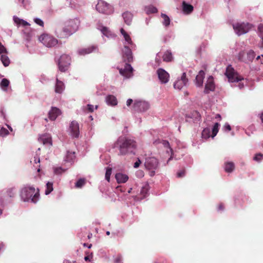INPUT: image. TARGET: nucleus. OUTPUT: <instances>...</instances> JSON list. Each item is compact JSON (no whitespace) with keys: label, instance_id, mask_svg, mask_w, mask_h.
Returning <instances> with one entry per match:
<instances>
[{"label":"nucleus","instance_id":"1","mask_svg":"<svg viewBox=\"0 0 263 263\" xmlns=\"http://www.w3.org/2000/svg\"><path fill=\"white\" fill-rule=\"evenodd\" d=\"M21 199L24 202L36 203L40 200V190L38 187L34 185L27 184L20 190Z\"/></svg>","mask_w":263,"mask_h":263},{"label":"nucleus","instance_id":"2","mask_svg":"<svg viewBox=\"0 0 263 263\" xmlns=\"http://www.w3.org/2000/svg\"><path fill=\"white\" fill-rule=\"evenodd\" d=\"M80 23V20L77 17L70 19L66 22L65 27L62 29L60 27L57 28L55 33L59 38L68 37L77 31Z\"/></svg>","mask_w":263,"mask_h":263},{"label":"nucleus","instance_id":"3","mask_svg":"<svg viewBox=\"0 0 263 263\" xmlns=\"http://www.w3.org/2000/svg\"><path fill=\"white\" fill-rule=\"evenodd\" d=\"M119 149L121 155L134 154L137 147L136 142L132 139H125L119 141Z\"/></svg>","mask_w":263,"mask_h":263},{"label":"nucleus","instance_id":"4","mask_svg":"<svg viewBox=\"0 0 263 263\" xmlns=\"http://www.w3.org/2000/svg\"><path fill=\"white\" fill-rule=\"evenodd\" d=\"M159 162L155 157H149L145 159L144 165L146 170L149 171V175L153 177L156 174V171L158 168Z\"/></svg>","mask_w":263,"mask_h":263},{"label":"nucleus","instance_id":"5","mask_svg":"<svg viewBox=\"0 0 263 263\" xmlns=\"http://www.w3.org/2000/svg\"><path fill=\"white\" fill-rule=\"evenodd\" d=\"M96 9L99 13L105 15H110L114 11V6L103 0H98Z\"/></svg>","mask_w":263,"mask_h":263},{"label":"nucleus","instance_id":"6","mask_svg":"<svg viewBox=\"0 0 263 263\" xmlns=\"http://www.w3.org/2000/svg\"><path fill=\"white\" fill-rule=\"evenodd\" d=\"M252 26L248 23H236L233 25L235 32L238 35H241L249 31Z\"/></svg>","mask_w":263,"mask_h":263},{"label":"nucleus","instance_id":"7","mask_svg":"<svg viewBox=\"0 0 263 263\" xmlns=\"http://www.w3.org/2000/svg\"><path fill=\"white\" fill-rule=\"evenodd\" d=\"M39 41L47 47L51 48L58 43V40L48 34H43L39 37Z\"/></svg>","mask_w":263,"mask_h":263},{"label":"nucleus","instance_id":"8","mask_svg":"<svg viewBox=\"0 0 263 263\" xmlns=\"http://www.w3.org/2000/svg\"><path fill=\"white\" fill-rule=\"evenodd\" d=\"M71 58L67 54H62L58 60L59 69L61 72L67 71L70 65Z\"/></svg>","mask_w":263,"mask_h":263},{"label":"nucleus","instance_id":"9","mask_svg":"<svg viewBox=\"0 0 263 263\" xmlns=\"http://www.w3.org/2000/svg\"><path fill=\"white\" fill-rule=\"evenodd\" d=\"M225 74L230 82H239L243 80V78L239 75L231 66H229L227 68Z\"/></svg>","mask_w":263,"mask_h":263},{"label":"nucleus","instance_id":"10","mask_svg":"<svg viewBox=\"0 0 263 263\" xmlns=\"http://www.w3.org/2000/svg\"><path fill=\"white\" fill-rule=\"evenodd\" d=\"M255 57V52L252 50H249L247 51H241L238 54L239 60L245 63L252 62Z\"/></svg>","mask_w":263,"mask_h":263},{"label":"nucleus","instance_id":"11","mask_svg":"<svg viewBox=\"0 0 263 263\" xmlns=\"http://www.w3.org/2000/svg\"><path fill=\"white\" fill-rule=\"evenodd\" d=\"M219 124L218 123H215L212 128V134L211 135V130L209 128H204L202 132V137L204 139H208L210 137L214 138L218 132Z\"/></svg>","mask_w":263,"mask_h":263},{"label":"nucleus","instance_id":"12","mask_svg":"<svg viewBox=\"0 0 263 263\" xmlns=\"http://www.w3.org/2000/svg\"><path fill=\"white\" fill-rule=\"evenodd\" d=\"M134 109L138 111H145L149 108L147 102L141 100H135L133 106Z\"/></svg>","mask_w":263,"mask_h":263},{"label":"nucleus","instance_id":"13","mask_svg":"<svg viewBox=\"0 0 263 263\" xmlns=\"http://www.w3.org/2000/svg\"><path fill=\"white\" fill-rule=\"evenodd\" d=\"M69 132L73 138H77L80 134L79 125L76 121H72L69 125Z\"/></svg>","mask_w":263,"mask_h":263},{"label":"nucleus","instance_id":"14","mask_svg":"<svg viewBox=\"0 0 263 263\" xmlns=\"http://www.w3.org/2000/svg\"><path fill=\"white\" fill-rule=\"evenodd\" d=\"M133 68L129 64L126 63L124 68L119 69V72L121 75L125 78H130L133 77Z\"/></svg>","mask_w":263,"mask_h":263},{"label":"nucleus","instance_id":"15","mask_svg":"<svg viewBox=\"0 0 263 263\" xmlns=\"http://www.w3.org/2000/svg\"><path fill=\"white\" fill-rule=\"evenodd\" d=\"M97 29L102 34V37L104 38L105 36L107 38L110 39H113L115 37V34L114 32L111 31L109 28L104 26L102 25H99L97 27Z\"/></svg>","mask_w":263,"mask_h":263},{"label":"nucleus","instance_id":"16","mask_svg":"<svg viewBox=\"0 0 263 263\" xmlns=\"http://www.w3.org/2000/svg\"><path fill=\"white\" fill-rule=\"evenodd\" d=\"M129 45H126L124 46L122 49V56L124 60L127 62H131L133 61V54L131 50V46L129 47Z\"/></svg>","mask_w":263,"mask_h":263},{"label":"nucleus","instance_id":"17","mask_svg":"<svg viewBox=\"0 0 263 263\" xmlns=\"http://www.w3.org/2000/svg\"><path fill=\"white\" fill-rule=\"evenodd\" d=\"M188 80L186 78L185 73H183L180 79H177L174 84V87L175 89L180 90L183 86L187 84Z\"/></svg>","mask_w":263,"mask_h":263},{"label":"nucleus","instance_id":"18","mask_svg":"<svg viewBox=\"0 0 263 263\" xmlns=\"http://www.w3.org/2000/svg\"><path fill=\"white\" fill-rule=\"evenodd\" d=\"M120 31L124 39V45H130V46H131V48H134L136 45L133 43L129 34L123 28H121Z\"/></svg>","mask_w":263,"mask_h":263},{"label":"nucleus","instance_id":"19","mask_svg":"<svg viewBox=\"0 0 263 263\" xmlns=\"http://www.w3.org/2000/svg\"><path fill=\"white\" fill-rule=\"evenodd\" d=\"M157 73L159 79L162 83H166L168 82L170 76L169 74L163 69L159 68L157 70Z\"/></svg>","mask_w":263,"mask_h":263},{"label":"nucleus","instance_id":"20","mask_svg":"<svg viewBox=\"0 0 263 263\" xmlns=\"http://www.w3.org/2000/svg\"><path fill=\"white\" fill-rule=\"evenodd\" d=\"M215 89V84L212 76H209L205 85L204 92L208 93L210 91H214Z\"/></svg>","mask_w":263,"mask_h":263},{"label":"nucleus","instance_id":"21","mask_svg":"<svg viewBox=\"0 0 263 263\" xmlns=\"http://www.w3.org/2000/svg\"><path fill=\"white\" fill-rule=\"evenodd\" d=\"M61 111L56 107H51L48 112V117L50 120L54 121L61 114Z\"/></svg>","mask_w":263,"mask_h":263},{"label":"nucleus","instance_id":"22","mask_svg":"<svg viewBox=\"0 0 263 263\" xmlns=\"http://www.w3.org/2000/svg\"><path fill=\"white\" fill-rule=\"evenodd\" d=\"M97 47L95 46H91L86 48H79L77 50V53L79 55H85L92 53L97 49Z\"/></svg>","mask_w":263,"mask_h":263},{"label":"nucleus","instance_id":"23","mask_svg":"<svg viewBox=\"0 0 263 263\" xmlns=\"http://www.w3.org/2000/svg\"><path fill=\"white\" fill-rule=\"evenodd\" d=\"M39 140L41 143H42L44 145L51 146L52 144L51 136L49 134H45L44 135H41L39 137Z\"/></svg>","mask_w":263,"mask_h":263},{"label":"nucleus","instance_id":"24","mask_svg":"<svg viewBox=\"0 0 263 263\" xmlns=\"http://www.w3.org/2000/svg\"><path fill=\"white\" fill-rule=\"evenodd\" d=\"M161 143L163 145L164 147L166 149V152L167 154H171L170 158L167 160L166 163L164 164V165H166V164H168L169 162L174 157V153L172 149L170 146V144L168 141L162 140L161 142Z\"/></svg>","mask_w":263,"mask_h":263},{"label":"nucleus","instance_id":"25","mask_svg":"<svg viewBox=\"0 0 263 263\" xmlns=\"http://www.w3.org/2000/svg\"><path fill=\"white\" fill-rule=\"evenodd\" d=\"M205 73L204 71L200 70L196 76L195 79V84L198 87H201L203 85V79L204 78Z\"/></svg>","mask_w":263,"mask_h":263},{"label":"nucleus","instance_id":"26","mask_svg":"<svg viewBox=\"0 0 263 263\" xmlns=\"http://www.w3.org/2000/svg\"><path fill=\"white\" fill-rule=\"evenodd\" d=\"M65 89V84L62 81L56 79V83L55 85V92L57 93H62Z\"/></svg>","mask_w":263,"mask_h":263},{"label":"nucleus","instance_id":"27","mask_svg":"<svg viewBox=\"0 0 263 263\" xmlns=\"http://www.w3.org/2000/svg\"><path fill=\"white\" fill-rule=\"evenodd\" d=\"M122 17L126 24L130 25L132 23L133 14L129 11H126L122 14Z\"/></svg>","mask_w":263,"mask_h":263},{"label":"nucleus","instance_id":"28","mask_svg":"<svg viewBox=\"0 0 263 263\" xmlns=\"http://www.w3.org/2000/svg\"><path fill=\"white\" fill-rule=\"evenodd\" d=\"M76 159V155L74 152L67 151L66 155L64 158V161L67 162H69L71 164L74 162Z\"/></svg>","mask_w":263,"mask_h":263},{"label":"nucleus","instance_id":"29","mask_svg":"<svg viewBox=\"0 0 263 263\" xmlns=\"http://www.w3.org/2000/svg\"><path fill=\"white\" fill-rule=\"evenodd\" d=\"M116 181L118 183H125L128 179V176L122 173H116Z\"/></svg>","mask_w":263,"mask_h":263},{"label":"nucleus","instance_id":"30","mask_svg":"<svg viewBox=\"0 0 263 263\" xmlns=\"http://www.w3.org/2000/svg\"><path fill=\"white\" fill-rule=\"evenodd\" d=\"M182 11L184 13L188 14L191 13L193 11V6L185 2H182Z\"/></svg>","mask_w":263,"mask_h":263},{"label":"nucleus","instance_id":"31","mask_svg":"<svg viewBox=\"0 0 263 263\" xmlns=\"http://www.w3.org/2000/svg\"><path fill=\"white\" fill-rule=\"evenodd\" d=\"M105 101L108 106L114 107L115 106V96L108 95L105 97Z\"/></svg>","mask_w":263,"mask_h":263},{"label":"nucleus","instance_id":"32","mask_svg":"<svg viewBox=\"0 0 263 263\" xmlns=\"http://www.w3.org/2000/svg\"><path fill=\"white\" fill-rule=\"evenodd\" d=\"M9 84L10 81L8 79L4 78L1 80L0 87L3 91H7Z\"/></svg>","mask_w":263,"mask_h":263},{"label":"nucleus","instance_id":"33","mask_svg":"<svg viewBox=\"0 0 263 263\" xmlns=\"http://www.w3.org/2000/svg\"><path fill=\"white\" fill-rule=\"evenodd\" d=\"M67 168H63L61 166H53V173L56 175H61L66 172Z\"/></svg>","mask_w":263,"mask_h":263},{"label":"nucleus","instance_id":"34","mask_svg":"<svg viewBox=\"0 0 263 263\" xmlns=\"http://www.w3.org/2000/svg\"><path fill=\"white\" fill-rule=\"evenodd\" d=\"M1 61L5 67L8 66L10 64V60L6 54H1Z\"/></svg>","mask_w":263,"mask_h":263},{"label":"nucleus","instance_id":"35","mask_svg":"<svg viewBox=\"0 0 263 263\" xmlns=\"http://www.w3.org/2000/svg\"><path fill=\"white\" fill-rule=\"evenodd\" d=\"M145 11L146 14H150L157 12L158 10L155 7L152 5H149L145 7Z\"/></svg>","mask_w":263,"mask_h":263},{"label":"nucleus","instance_id":"36","mask_svg":"<svg viewBox=\"0 0 263 263\" xmlns=\"http://www.w3.org/2000/svg\"><path fill=\"white\" fill-rule=\"evenodd\" d=\"M161 16L162 17L163 21L162 22L163 25L165 27H167L170 25V17L166 14L164 13H161Z\"/></svg>","mask_w":263,"mask_h":263},{"label":"nucleus","instance_id":"37","mask_svg":"<svg viewBox=\"0 0 263 263\" xmlns=\"http://www.w3.org/2000/svg\"><path fill=\"white\" fill-rule=\"evenodd\" d=\"M234 168V164L233 162H229L225 164L224 169L226 172L230 173L233 171Z\"/></svg>","mask_w":263,"mask_h":263},{"label":"nucleus","instance_id":"38","mask_svg":"<svg viewBox=\"0 0 263 263\" xmlns=\"http://www.w3.org/2000/svg\"><path fill=\"white\" fill-rule=\"evenodd\" d=\"M173 59L172 53L167 51L165 52L163 55V60L165 62H170Z\"/></svg>","mask_w":263,"mask_h":263},{"label":"nucleus","instance_id":"39","mask_svg":"<svg viewBox=\"0 0 263 263\" xmlns=\"http://www.w3.org/2000/svg\"><path fill=\"white\" fill-rule=\"evenodd\" d=\"M53 183L52 182H48L46 185V190L45 191V195H49L53 191Z\"/></svg>","mask_w":263,"mask_h":263},{"label":"nucleus","instance_id":"40","mask_svg":"<svg viewBox=\"0 0 263 263\" xmlns=\"http://www.w3.org/2000/svg\"><path fill=\"white\" fill-rule=\"evenodd\" d=\"M85 184V179L84 178L79 179L75 183L76 188H81Z\"/></svg>","mask_w":263,"mask_h":263},{"label":"nucleus","instance_id":"41","mask_svg":"<svg viewBox=\"0 0 263 263\" xmlns=\"http://www.w3.org/2000/svg\"><path fill=\"white\" fill-rule=\"evenodd\" d=\"M112 173V169L110 167H107L106 168V173L105 175V179L108 182L110 181V175Z\"/></svg>","mask_w":263,"mask_h":263},{"label":"nucleus","instance_id":"42","mask_svg":"<svg viewBox=\"0 0 263 263\" xmlns=\"http://www.w3.org/2000/svg\"><path fill=\"white\" fill-rule=\"evenodd\" d=\"M0 136L2 137H5L8 135L9 134V131L8 130L4 127H0Z\"/></svg>","mask_w":263,"mask_h":263},{"label":"nucleus","instance_id":"43","mask_svg":"<svg viewBox=\"0 0 263 263\" xmlns=\"http://www.w3.org/2000/svg\"><path fill=\"white\" fill-rule=\"evenodd\" d=\"M148 191V185H145L144 186H143L141 190V194L143 196V197H145L147 194Z\"/></svg>","mask_w":263,"mask_h":263},{"label":"nucleus","instance_id":"44","mask_svg":"<svg viewBox=\"0 0 263 263\" xmlns=\"http://www.w3.org/2000/svg\"><path fill=\"white\" fill-rule=\"evenodd\" d=\"M258 30L259 32V35L263 41V24H260L258 26Z\"/></svg>","mask_w":263,"mask_h":263},{"label":"nucleus","instance_id":"45","mask_svg":"<svg viewBox=\"0 0 263 263\" xmlns=\"http://www.w3.org/2000/svg\"><path fill=\"white\" fill-rule=\"evenodd\" d=\"M18 3L25 8L29 5L28 0H18Z\"/></svg>","mask_w":263,"mask_h":263},{"label":"nucleus","instance_id":"46","mask_svg":"<svg viewBox=\"0 0 263 263\" xmlns=\"http://www.w3.org/2000/svg\"><path fill=\"white\" fill-rule=\"evenodd\" d=\"M262 159L263 155L260 153L257 154L254 157V160L258 162L260 161Z\"/></svg>","mask_w":263,"mask_h":263},{"label":"nucleus","instance_id":"47","mask_svg":"<svg viewBox=\"0 0 263 263\" xmlns=\"http://www.w3.org/2000/svg\"><path fill=\"white\" fill-rule=\"evenodd\" d=\"M34 22L41 27L44 26V22L40 18H34Z\"/></svg>","mask_w":263,"mask_h":263},{"label":"nucleus","instance_id":"48","mask_svg":"<svg viewBox=\"0 0 263 263\" xmlns=\"http://www.w3.org/2000/svg\"><path fill=\"white\" fill-rule=\"evenodd\" d=\"M40 80L42 83H44L46 81H48V78L46 76V75L42 74L41 75L40 77Z\"/></svg>","mask_w":263,"mask_h":263},{"label":"nucleus","instance_id":"49","mask_svg":"<svg viewBox=\"0 0 263 263\" xmlns=\"http://www.w3.org/2000/svg\"><path fill=\"white\" fill-rule=\"evenodd\" d=\"M3 53H7V50L6 48L0 42V54Z\"/></svg>","mask_w":263,"mask_h":263},{"label":"nucleus","instance_id":"50","mask_svg":"<svg viewBox=\"0 0 263 263\" xmlns=\"http://www.w3.org/2000/svg\"><path fill=\"white\" fill-rule=\"evenodd\" d=\"M13 20L15 24L17 25H20L21 22L22 21V19L18 18L16 16H13Z\"/></svg>","mask_w":263,"mask_h":263},{"label":"nucleus","instance_id":"51","mask_svg":"<svg viewBox=\"0 0 263 263\" xmlns=\"http://www.w3.org/2000/svg\"><path fill=\"white\" fill-rule=\"evenodd\" d=\"M33 161L35 164L39 163L40 162V159L39 156L38 155L37 151H36V155L34 157Z\"/></svg>","mask_w":263,"mask_h":263},{"label":"nucleus","instance_id":"52","mask_svg":"<svg viewBox=\"0 0 263 263\" xmlns=\"http://www.w3.org/2000/svg\"><path fill=\"white\" fill-rule=\"evenodd\" d=\"M136 175L138 178H142L144 176V172L141 170L137 171Z\"/></svg>","mask_w":263,"mask_h":263},{"label":"nucleus","instance_id":"53","mask_svg":"<svg viewBox=\"0 0 263 263\" xmlns=\"http://www.w3.org/2000/svg\"><path fill=\"white\" fill-rule=\"evenodd\" d=\"M141 163V160L139 158H138L137 161L134 163V167L135 168H138Z\"/></svg>","mask_w":263,"mask_h":263},{"label":"nucleus","instance_id":"54","mask_svg":"<svg viewBox=\"0 0 263 263\" xmlns=\"http://www.w3.org/2000/svg\"><path fill=\"white\" fill-rule=\"evenodd\" d=\"M223 129L226 131H230L231 129L230 125L228 123H226L223 126Z\"/></svg>","mask_w":263,"mask_h":263},{"label":"nucleus","instance_id":"55","mask_svg":"<svg viewBox=\"0 0 263 263\" xmlns=\"http://www.w3.org/2000/svg\"><path fill=\"white\" fill-rule=\"evenodd\" d=\"M92 258V254L91 253L90 255L85 256L84 260L85 261H90Z\"/></svg>","mask_w":263,"mask_h":263},{"label":"nucleus","instance_id":"56","mask_svg":"<svg viewBox=\"0 0 263 263\" xmlns=\"http://www.w3.org/2000/svg\"><path fill=\"white\" fill-rule=\"evenodd\" d=\"M87 108H88V110H89V112H92L95 110L94 106L91 104H88Z\"/></svg>","mask_w":263,"mask_h":263},{"label":"nucleus","instance_id":"57","mask_svg":"<svg viewBox=\"0 0 263 263\" xmlns=\"http://www.w3.org/2000/svg\"><path fill=\"white\" fill-rule=\"evenodd\" d=\"M20 25H22L23 26H26L29 25V24L26 21H24V20L22 19V21L21 22Z\"/></svg>","mask_w":263,"mask_h":263},{"label":"nucleus","instance_id":"58","mask_svg":"<svg viewBox=\"0 0 263 263\" xmlns=\"http://www.w3.org/2000/svg\"><path fill=\"white\" fill-rule=\"evenodd\" d=\"M260 60V62L262 64H263V54H261V55H258L256 58V60L259 61Z\"/></svg>","mask_w":263,"mask_h":263},{"label":"nucleus","instance_id":"59","mask_svg":"<svg viewBox=\"0 0 263 263\" xmlns=\"http://www.w3.org/2000/svg\"><path fill=\"white\" fill-rule=\"evenodd\" d=\"M160 57H161V55H160V53H157L156 58V62L158 64H159L160 62Z\"/></svg>","mask_w":263,"mask_h":263},{"label":"nucleus","instance_id":"60","mask_svg":"<svg viewBox=\"0 0 263 263\" xmlns=\"http://www.w3.org/2000/svg\"><path fill=\"white\" fill-rule=\"evenodd\" d=\"M184 175V172L183 171L178 172L177 173V176L178 177H183Z\"/></svg>","mask_w":263,"mask_h":263},{"label":"nucleus","instance_id":"61","mask_svg":"<svg viewBox=\"0 0 263 263\" xmlns=\"http://www.w3.org/2000/svg\"><path fill=\"white\" fill-rule=\"evenodd\" d=\"M133 101L132 99H129L127 100V102H126V105L127 106H129L132 103H133Z\"/></svg>","mask_w":263,"mask_h":263},{"label":"nucleus","instance_id":"62","mask_svg":"<svg viewBox=\"0 0 263 263\" xmlns=\"http://www.w3.org/2000/svg\"><path fill=\"white\" fill-rule=\"evenodd\" d=\"M63 263H76V261L71 262L69 260L65 259V260H63Z\"/></svg>","mask_w":263,"mask_h":263},{"label":"nucleus","instance_id":"63","mask_svg":"<svg viewBox=\"0 0 263 263\" xmlns=\"http://www.w3.org/2000/svg\"><path fill=\"white\" fill-rule=\"evenodd\" d=\"M4 249V245L3 243H0V252L1 251H2Z\"/></svg>","mask_w":263,"mask_h":263},{"label":"nucleus","instance_id":"64","mask_svg":"<svg viewBox=\"0 0 263 263\" xmlns=\"http://www.w3.org/2000/svg\"><path fill=\"white\" fill-rule=\"evenodd\" d=\"M223 209V205L222 204H220L218 206V210H222Z\"/></svg>","mask_w":263,"mask_h":263}]
</instances>
